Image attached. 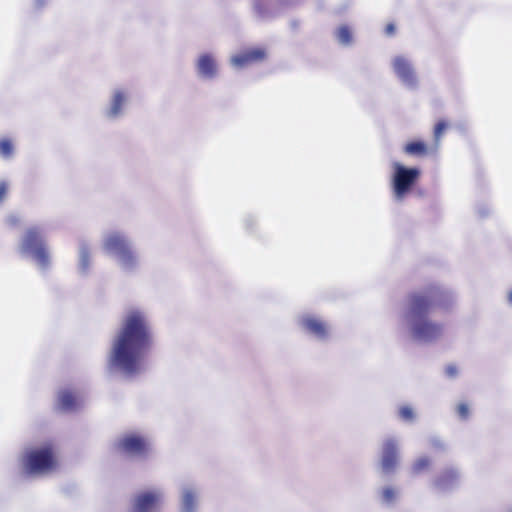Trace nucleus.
<instances>
[{
    "label": "nucleus",
    "mask_w": 512,
    "mask_h": 512,
    "mask_svg": "<svg viewBox=\"0 0 512 512\" xmlns=\"http://www.w3.org/2000/svg\"><path fill=\"white\" fill-rule=\"evenodd\" d=\"M431 467V460L428 457L418 458L412 465V472L414 474H420Z\"/></svg>",
    "instance_id": "obj_18"
},
{
    "label": "nucleus",
    "mask_w": 512,
    "mask_h": 512,
    "mask_svg": "<svg viewBox=\"0 0 512 512\" xmlns=\"http://www.w3.org/2000/svg\"><path fill=\"white\" fill-rule=\"evenodd\" d=\"M399 416L402 420L404 421H412L415 417V414H414V411L412 409V407L408 406V405H403L399 408Z\"/></svg>",
    "instance_id": "obj_21"
},
{
    "label": "nucleus",
    "mask_w": 512,
    "mask_h": 512,
    "mask_svg": "<svg viewBox=\"0 0 512 512\" xmlns=\"http://www.w3.org/2000/svg\"><path fill=\"white\" fill-rule=\"evenodd\" d=\"M77 406L75 395L68 390H63L58 395V408L61 411H72Z\"/></svg>",
    "instance_id": "obj_15"
},
{
    "label": "nucleus",
    "mask_w": 512,
    "mask_h": 512,
    "mask_svg": "<svg viewBox=\"0 0 512 512\" xmlns=\"http://www.w3.org/2000/svg\"><path fill=\"white\" fill-rule=\"evenodd\" d=\"M403 150L406 154L411 155V156H416V157L426 156L429 151L426 143H424L423 141H420V140L408 142L404 146Z\"/></svg>",
    "instance_id": "obj_16"
},
{
    "label": "nucleus",
    "mask_w": 512,
    "mask_h": 512,
    "mask_svg": "<svg viewBox=\"0 0 512 512\" xmlns=\"http://www.w3.org/2000/svg\"><path fill=\"white\" fill-rule=\"evenodd\" d=\"M118 448L128 455L144 456L149 450V445L145 438L135 434H130L121 438L118 443Z\"/></svg>",
    "instance_id": "obj_7"
},
{
    "label": "nucleus",
    "mask_w": 512,
    "mask_h": 512,
    "mask_svg": "<svg viewBox=\"0 0 512 512\" xmlns=\"http://www.w3.org/2000/svg\"><path fill=\"white\" fill-rule=\"evenodd\" d=\"M153 345V332L147 316L139 310L123 318L111 348L110 363L128 375L140 372L142 360Z\"/></svg>",
    "instance_id": "obj_1"
},
{
    "label": "nucleus",
    "mask_w": 512,
    "mask_h": 512,
    "mask_svg": "<svg viewBox=\"0 0 512 512\" xmlns=\"http://www.w3.org/2000/svg\"><path fill=\"white\" fill-rule=\"evenodd\" d=\"M451 296L443 288L431 285L408 297V312L413 320L412 332L416 339L433 341L442 335L441 324L428 320L427 315L436 308L447 309L451 305Z\"/></svg>",
    "instance_id": "obj_2"
},
{
    "label": "nucleus",
    "mask_w": 512,
    "mask_h": 512,
    "mask_svg": "<svg viewBox=\"0 0 512 512\" xmlns=\"http://www.w3.org/2000/svg\"><path fill=\"white\" fill-rule=\"evenodd\" d=\"M161 504V495L158 492L146 491L138 494L134 500V512H155Z\"/></svg>",
    "instance_id": "obj_8"
},
{
    "label": "nucleus",
    "mask_w": 512,
    "mask_h": 512,
    "mask_svg": "<svg viewBox=\"0 0 512 512\" xmlns=\"http://www.w3.org/2000/svg\"><path fill=\"white\" fill-rule=\"evenodd\" d=\"M88 258H89V255L87 252H83L82 253V264H83V267L86 268L88 266Z\"/></svg>",
    "instance_id": "obj_30"
},
{
    "label": "nucleus",
    "mask_w": 512,
    "mask_h": 512,
    "mask_svg": "<svg viewBox=\"0 0 512 512\" xmlns=\"http://www.w3.org/2000/svg\"><path fill=\"white\" fill-rule=\"evenodd\" d=\"M508 300L512 304V290L508 294Z\"/></svg>",
    "instance_id": "obj_31"
},
{
    "label": "nucleus",
    "mask_w": 512,
    "mask_h": 512,
    "mask_svg": "<svg viewBox=\"0 0 512 512\" xmlns=\"http://www.w3.org/2000/svg\"><path fill=\"white\" fill-rule=\"evenodd\" d=\"M56 465L54 451L47 446L32 450L25 456V467L29 473H42L53 469Z\"/></svg>",
    "instance_id": "obj_4"
},
{
    "label": "nucleus",
    "mask_w": 512,
    "mask_h": 512,
    "mask_svg": "<svg viewBox=\"0 0 512 512\" xmlns=\"http://www.w3.org/2000/svg\"><path fill=\"white\" fill-rule=\"evenodd\" d=\"M398 463V447L393 439H388L384 442L382 448L381 467L386 473L395 470Z\"/></svg>",
    "instance_id": "obj_9"
},
{
    "label": "nucleus",
    "mask_w": 512,
    "mask_h": 512,
    "mask_svg": "<svg viewBox=\"0 0 512 512\" xmlns=\"http://www.w3.org/2000/svg\"><path fill=\"white\" fill-rule=\"evenodd\" d=\"M338 40L342 44H349L352 40V34L347 26H341L337 32Z\"/></svg>",
    "instance_id": "obj_20"
},
{
    "label": "nucleus",
    "mask_w": 512,
    "mask_h": 512,
    "mask_svg": "<svg viewBox=\"0 0 512 512\" xmlns=\"http://www.w3.org/2000/svg\"><path fill=\"white\" fill-rule=\"evenodd\" d=\"M385 33L386 35L388 36H392L394 35L395 33V25L393 23H388L386 26H385Z\"/></svg>",
    "instance_id": "obj_28"
},
{
    "label": "nucleus",
    "mask_w": 512,
    "mask_h": 512,
    "mask_svg": "<svg viewBox=\"0 0 512 512\" xmlns=\"http://www.w3.org/2000/svg\"><path fill=\"white\" fill-rule=\"evenodd\" d=\"M395 490L391 487H387L383 490V498L387 502H391L395 498Z\"/></svg>",
    "instance_id": "obj_25"
},
{
    "label": "nucleus",
    "mask_w": 512,
    "mask_h": 512,
    "mask_svg": "<svg viewBox=\"0 0 512 512\" xmlns=\"http://www.w3.org/2000/svg\"><path fill=\"white\" fill-rule=\"evenodd\" d=\"M430 447H431V449H433L435 451H439V452L445 450V445L439 439H432L430 441Z\"/></svg>",
    "instance_id": "obj_26"
},
{
    "label": "nucleus",
    "mask_w": 512,
    "mask_h": 512,
    "mask_svg": "<svg viewBox=\"0 0 512 512\" xmlns=\"http://www.w3.org/2000/svg\"><path fill=\"white\" fill-rule=\"evenodd\" d=\"M266 53L261 48H254L238 54L232 58V63L237 67H244L254 62L265 59Z\"/></svg>",
    "instance_id": "obj_11"
},
{
    "label": "nucleus",
    "mask_w": 512,
    "mask_h": 512,
    "mask_svg": "<svg viewBox=\"0 0 512 512\" xmlns=\"http://www.w3.org/2000/svg\"><path fill=\"white\" fill-rule=\"evenodd\" d=\"M124 101H125L124 94L120 91L116 92L113 97V100H112L111 108L109 110V116H111V117L118 116L122 110Z\"/></svg>",
    "instance_id": "obj_17"
},
{
    "label": "nucleus",
    "mask_w": 512,
    "mask_h": 512,
    "mask_svg": "<svg viewBox=\"0 0 512 512\" xmlns=\"http://www.w3.org/2000/svg\"><path fill=\"white\" fill-rule=\"evenodd\" d=\"M457 367L455 365H448L446 367V374L449 376V377H454L457 375Z\"/></svg>",
    "instance_id": "obj_27"
},
{
    "label": "nucleus",
    "mask_w": 512,
    "mask_h": 512,
    "mask_svg": "<svg viewBox=\"0 0 512 512\" xmlns=\"http://www.w3.org/2000/svg\"><path fill=\"white\" fill-rule=\"evenodd\" d=\"M22 247L25 251L31 253L41 266H48L49 253L44 243L42 233L38 228L32 227L27 230Z\"/></svg>",
    "instance_id": "obj_5"
},
{
    "label": "nucleus",
    "mask_w": 512,
    "mask_h": 512,
    "mask_svg": "<svg viewBox=\"0 0 512 512\" xmlns=\"http://www.w3.org/2000/svg\"><path fill=\"white\" fill-rule=\"evenodd\" d=\"M13 153V144L10 139L3 138L0 140V155L9 158Z\"/></svg>",
    "instance_id": "obj_19"
},
{
    "label": "nucleus",
    "mask_w": 512,
    "mask_h": 512,
    "mask_svg": "<svg viewBox=\"0 0 512 512\" xmlns=\"http://www.w3.org/2000/svg\"><path fill=\"white\" fill-rule=\"evenodd\" d=\"M304 328L320 339L328 336V327L325 322L315 317H306L302 321Z\"/></svg>",
    "instance_id": "obj_12"
},
{
    "label": "nucleus",
    "mask_w": 512,
    "mask_h": 512,
    "mask_svg": "<svg viewBox=\"0 0 512 512\" xmlns=\"http://www.w3.org/2000/svg\"><path fill=\"white\" fill-rule=\"evenodd\" d=\"M197 68L204 77L212 78L216 75V63L211 55L204 54L200 56Z\"/></svg>",
    "instance_id": "obj_14"
},
{
    "label": "nucleus",
    "mask_w": 512,
    "mask_h": 512,
    "mask_svg": "<svg viewBox=\"0 0 512 512\" xmlns=\"http://www.w3.org/2000/svg\"><path fill=\"white\" fill-rule=\"evenodd\" d=\"M7 184L2 182L0 183V202L4 199L6 193H7Z\"/></svg>",
    "instance_id": "obj_29"
},
{
    "label": "nucleus",
    "mask_w": 512,
    "mask_h": 512,
    "mask_svg": "<svg viewBox=\"0 0 512 512\" xmlns=\"http://www.w3.org/2000/svg\"><path fill=\"white\" fill-rule=\"evenodd\" d=\"M393 69L403 83L415 86L417 83L415 72L407 59L398 56L393 61Z\"/></svg>",
    "instance_id": "obj_10"
},
{
    "label": "nucleus",
    "mask_w": 512,
    "mask_h": 512,
    "mask_svg": "<svg viewBox=\"0 0 512 512\" xmlns=\"http://www.w3.org/2000/svg\"><path fill=\"white\" fill-rule=\"evenodd\" d=\"M457 413L460 418L467 419L469 416V407L466 403H460L457 405Z\"/></svg>",
    "instance_id": "obj_24"
},
{
    "label": "nucleus",
    "mask_w": 512,
    "mask_h": 512,
    "mask_svg": "<svg viewBox=\"0 0 512 512\" xmlns=\"http://www.w3.org/2000/svg\"><path fill=\"white\" fill-rule=\"evenodd\" d=\"M105 248L115 252L125 267H132L136 258L126 240L119 234L110 235L105 241Z\"/></svg>",
    "instance_id": "obj_6"
},
{
    "label": "nucleus",
    "mask_w": 512,
    "mask_h": 512,
    "mask_svg": "<svg viewBox=\"0 0 512 512\" xmlns=\"http://www.w3.org/2000/svg\"><path fill=\"white\" fill-rule=\"evenodd\" d=\"M194 495L191 492H186L183 497V504L187 512H191L194 506Z\"/></svg>",
    "instance_id": "obj_23"
},
{
    "label": "nucleus",
    "mask_w": 512,
    "mask_h": 512,
    "mask_svg": "<svg viewBox=\"0 0 512 512\" xmlns=\"http://www.w3.org/2000/svg\"><path fill=\"white\" fill-rule=\"evenodd\" d=\"M448 125L444 120H440L436 123L434 127V139L435 142L438 143L443 133L447 129Z\"/></svg>",
    "instance_id": "obj_22"
},
{
    "label": "nucleus",
    "mask_w": 512,
    "mask_h": 512,
    "mask_svg": "<svg viewBox=\"0 0 512 512\" xmlns=\"http://www.w3.org/2000/svg\"><path fill=\"white\" fill-rule=\"evenodd\" d=\"M418 168H407L399 163L394 164L392 187L397 199H403L420 177Z\"/></svg>",
    "instance_id": "obj_3"
},
{
    "label": "nucleus",
    "mask_w": 512,
    "mask_h": 512,
    "mask_svg": "<svg viewBox=\"0 0 512 512\" xmlns=\"http://www.w3.org/2000/svg\"><path fill=\"white\" fill-rule=\"evenodd\" d=\"M459 478V473L455 468L444 469L434 480L435 486L439 488H448L455 484Z\"/></svg>",
    "instance_id": "obj_13"
}]
</instances>
